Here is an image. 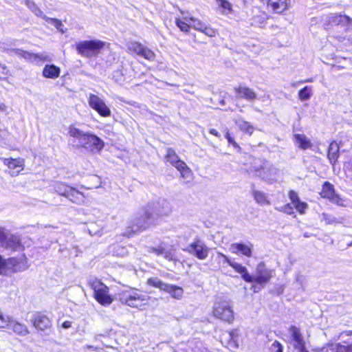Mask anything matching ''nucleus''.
Returning <instances> with one entry per match:
<instances>
[{
    "instance_id": "f257e3e1",
    "label": "nucleus",
    "mask_w": 352,
    "mask_h": 352,
    "mask_svg": "<svg viewBox=\"0 0 352 352\" xmlns=\"http://www.w3.org/2000/svg\"><path fill=\"white\" fill-rule=\"evenodd\" d=\"M224 257L226 262L241 275L242 279L246 283H255L261 287L266 285L272 278L274 270L268 268L265 262H259L256 267V273L252 276L248 272L247 268L241 264L231 261L226 256L221 254Z\"/></svg>"
},
{
    "instance_id": "f03ea898",
    "label": "nucleus",
    "mask_w": 352,
    "mask_h": 352,
    "mask_svg": "<svg viewBox=\"0 0 352 352\" xmlns=\"http://www.w3.org/2000/svg\"><path fill=\"white\" fill-rule=\"evenodd\" d=\"M117 299L122 305L142 309V307L147 305L150 297L140 294L137 288L129 287L120 291L117 294Z\"/></svg>"
},
{
    "instance_id": "7ed1b4c3",
    "label": "nucleus",
    "mask_w": 352,
    "mask_h": 352,
    "mask_svg": "<svg viewBox=\"0 0 352 352\" xmlns=\"http://www.w3.org/2000/svg\"><path fill=\"white\" fill-rule=\"evenodd\" d=\"M117 299L122 305L142 309V307L147 305L150 297L140 294L137 288L129 287L120 291L117 294Z\"/></svg>"
},
{
    "instance_id": "20e7f679",
    "label": "nucleus",
    "mask_w": 352,
    "mask_h": 352,
    "mask_svg": "<svg viewBox=\"0 0 352 352\" xmlns=\"http://www.w3.org/2000/svg\"><path fill=\"white\" fill-rule=\"evenodd\" d=\"M88 285L93 290V297L96 301L102 306H109L114 300L109 293V287L99 279H94L88 283Z\"/></svg>"
},
{
    "instance_id": "39448f33",
    "label": "nucleus",
    "mask_w": 352,
    "mask_h": 352,
    "mask_svg": "<svg viewBox=\"0 0 352 352\" xmlns=\"http://www.w3.org/2000/svg\"><path fill=\"white\" fill-rule=\"evenodd\" d=\"M105 42L98 40H85L77 43L75 45L77 53L85 58L97 56L105 47Z\"/></svg>"
},
{
    "instance_id": "423d86ee",
    "label": "nucleus",
    "mask_w": 352,
    "mask_h": 352,
    "mask_svg": "<svg viewBox=\"0 0 352 352\" xmlns=\"http://www.w3.org/2000/svg\"><path fill=\"white\" fill-rule=\"evenodd\" d=\"M54 192L60 196L69 199L73 203L80 204L85 200L82 192L63 182H57L54 185Z\"/></svg>"
},
{
    "instance_id": "0eeeda50",
    "label": "nucleus",
    "mask_w": 352,
    "mask_h": 352,
    "mask_svg": "<svg viewBox=\"0 0 352 352\" xmlns=\"http://www.w3.org/2000/svg\"><path fill=\"white\" fill-rule=\"evenodd\" d=\"M166 162H169L180 173V177L184 179H191L193 173L186 162L181 160L176 152L171 148L166 150L164 156Z\"/></svg>"
},
{
    "instance_id": "6e6552de",
    "label": "nucleus",
    "mask_w": 352,
    "mask_h": 352,
    "mask_svg": "<svg viewBox=\"0 0 352 352\" xmlns=\"http://www.w3.org/2000/svg\"><path fill=\"white\" fill-rule=\"evenodd\" d=\"M288 197L291 201V204H286L283 205L280 211L289 215L294 214V208L301 215L305 214L309 206L305 201H302L299 197L297 192L294 190L288 191Z\"/></svg>"
},
{
    "instance_id": "1a4fd4ad",
    "label": "nucleus",
    "mask_w": 352,
    "mask_h": 352,
    "mask_svg": "<svg viewBox=\"0 0 352 352\" xmlns=\"http://www.w3.org/2000/svg\"><path fill=\"white\" fill-rule=\"evenodd\" d=\"M319 195L322 199L327 200L337 206H346L345 199L337 192L334 185L328 181L322 184Z\"/></svg>"
},
{
    "instance_id": "9d476101",
    "label": "nucleus",
    "mask_w": 352,
    "mask_h": 352,
    "mask_svg": "<svg viewBox=\"0 0 352 352\" xmlns=\"http://www.w3.org/2000/svg\"><path fill=\"white\" fill-rule=\"evenodd\" d=\"M0 246L12 252H22L25 250V246L18 236L8 235L3 228H0Z\"/></svg>"
},
{
    "instance_id": "9b49d317",
    "label": "nucleus",
    "mask_w": 352,
    "mask_h": 352,
    "mask_svg": "<svg viewBox=\"0 0 352 352\" xmlns=\"http://www.w3.org/2000/svg\"><path fill=\"white\" fill-rule=\"evenodd\" d=\"M153 217L152 213L146 211L143 215L138 217L135 221L133 222L126 230L124 235L128 238L132 237L133 235L142 232L148 228L151 223L148 222Z\"/></svg>"
},
{
    "instance_id": "f8f14e48",
    "label": "nucleus",
    "mask_w": 352,
    "mask_h": 352,
    "mask_svg": "<svg viewBox=\"0 0 352 352\" xmlns=\"http://www.w3.org/2000/svg\"><path fill=\"white\" fill-rule=\"evenodd\" d=\"M212 316L228 324H232L234 320L232 308L226 302H218L212 308Z\"/></svg>"
},
{
    "instance_id": "ddd939ff",
    "label": "nucleus",
    "mask_w": 352,
    "mask_h": 352,
    "mask_svg": "<svg viewBox=\"0 0 352 352\" xmlns=\"http://www.w3.org/2000/svg\"><path fill=\"white\" fill-rule=\"evenodd\" d=\"M184 251L194 256L199 260H204L208 256L209 248L206 245L199 239H195Z\"/></svg>"
},
{
    "instance_id": "4468645a",
    "label": "nucleus",
    "mask_w": 352,
    "mask_h": 352,
    "mask_svg": "<svg viewBox=\"0 0 352 352\" xmlns=\"http://www.w3.org/2000/svg\"><path fill=\"white\" fill-rule=\"evenodd\" d=\"M31 322L38 331L45 332L52 327V319L47 314L42 311L36 312L31 320Z\"/></svg>"
},
{
    "instance_id": "2eb2a0df",
    "label": "nucleus",
    "mask_w": 352,
    "mask_h": 352,
    "mask_svg": "<svg viewBox=\"0 0 352 352\" xmlns=\"http://www.w3.org/2000/svg\"><path fill=\"white\" fill-rule=\"evenodd\" d=\"M1 161L8 168V173L11 177L18 176L25 168V160L21 157L1 158Z\"/></svg>"
},
{
    "instance_id": "dca6fc26",
    "label": "nucleus",
    "mask_w": 352,
    "mask_h": 352,
    "mask_svg": "<svg viewBox=\"0 0 352 352\" xmlns=\"http://www.w3.org/2000/svg\"><path fill=\"white\" fill-rule=\"evenodd\" d=\"M80 146L85 148H89L91 151L100 152L104 146V142L97 135L87 133L80 142Z\"/></svg>"
},
{
    "instance_id": "f3484780",
    "label": "nucleus",
    "mask_w": 352,
    "mask_h": 352,
    "mask_svg": "<svg viewBox=\"0 0 352 352\" xmlns=\"http://www.w3.org/2000/svg\"><path fill=\"white\" fill-rule=\"evenodd\" d=\"M273 14H282L290 7V0H259Z\"/></svg>"
},
{
    "instance_id": "a211bd4d",
    "label": "nucleus",
    "mask_w": 352,
    "mask_h": 352,
    "mask_svg": "<svg viewBox=\"0 0 352 352\" xmlns=\"http://www.w3.org/2000/svg\"><path fill=\"white\" fill-rule=\"evenodd\" d=\"M88 103L91 109L95 110L102 117L111 116V110L105 102L97 95L90 94L88 98Z\"/></svg>"
},
{
    "instance_id": "6ab92c4d",
    "label": "nucleus",
    "mask_w": 352,
    "mask_h": 352,
    "mask_svg": "<svg viewBox=\"0 0 352 352\" xmlns=\"http://www.w3.org/2000/svg\"><path fill=\"white\" fill-rule=\"evenodd\" d=\"M289 331L291 333L292 340L296 342L294 348L298 352H309L306 348L305 342L300 329L297 327L292 325L289 327Z\"/></svg>"
},
{
    "instance_id": "aec40b11",
    "label": "nucleus",
    "mask_w": 352,
    "mask_h": 352,
    "mask_svg": "<svg viewBox=\"0 0 352 352\" xmlns=\"http://www.w3.org/2000/svg\"><path fill=\"white\" fill-rule=\"evenodd\" d=\"M27 258L23 254L21 258L11 257L7 259V270L13 272L23 271L26 268Z\"/></svg>"
},
{
    "instance_id": "412c9836",
    "label": "nucleus",
    "mask_w": 352,
    "mask_h": 352,
    "mask_svg": "<svg viewBox=\"0 0 352 352\" xmlns=\"http://www.w3.org/2000/svg\"><path fill=\"white\" fill-rule=\"evenodd\" d=\"M150 252L155 254L157 256H163L164 258L168 261H176V256L175 254V248L173 245H170V249L168 250L164 245H159L157 247H152L150 249Z\"/></svg>"
},
{
    "instance_id": "4be33fe9",
    "label": "nucleus",
    "mask_w": 352,
    "mask_h": 352,
    "mask_svg": "<svg viewBox=\"0 0 352 352\" xmlns=\"http://www.w3.org/2000/svg\"><path fill=\"white\" fill-rule=\"evenodd\" d=\"M340 144L336 140H332L328 146L327 157L329 163L332 166H335L340 157Z\"/></svg>"
},
{
    "instance_id": "5701e85b",
    "label": "nucleus",
    "mask_w": 352,
    "mask_h": 352,
    "mask_svg": "<svg viewBox=\"0 0 352 352\" xmlns=\"http://www.w3.org/2000/svg\"><path fill=\"white\" fill-rule=\"evenodd\" d=\"M253 245L251 243L245 244L243 243H234L231 244L230 250L232 253L235 254H241L246 257H251L252 256Z\"/></svg>"
},
{
    "instance_id": "b1692460",
    "label": "nucleus",
    "mask_w": 352,
    "mask_h": 352,
    "mask_svg": "<svg viewBox=\"0 0 352 352\" xmlns=\"http://www.w3.org/2000/svg\"><path fill=\"white\" fill-rule=\"evenodd\" d=\"M234 91L237 97L247 100H254L257 97L256 92L252 89L245 86L243 84H240L237 87H235L234 88Z\"/></svg>"
},
{
    "instance_id": "393cba45",
    "label": "nucleus",
    "mask_w": 352,
    "mask_h": 352,
    "mask_svg": "<svg viewBox=\"0 0 352 352\" xmlns=\"http://www.w3.org/2000/svg\"><path fill=\"white\" fill-rule=\"evenodd\" d=\"M60 74V67L53 64L45 65L42 71L43 76L46 78L56 79Z\"/></svg>"
},
{
    "instance_id": "a878e982",
    "label": "nucleus",
    "mask_w": 352,
    "mask_h": 352,
    "mask_svg": "<svg viewBox=\"0 0 352 352\" xmlns=\"http://www.w3.org/2000/svg\"><path fill=\"white\" fill-rule=\"evenodd\" d=\"M195 21V19L193 17L183 18L176 17L175 23L179 30L185 34H188L190 31L191 26L189 24V21Z\"/></svg>"
},
{
    "instance_id": "bb28decb",
    "label": "nucleus",
    "mask_w": 352,
    "mask_h": 352,
    "mask_svg": "<svg viewBox=\"0 0 352 352\" xmlns=\"http://www.w3.org/2000/svg\"><path fill=\"white\" fill-rule=\"evenodd\" d=\"M293 138L300 148L307 150L311 148L312 144L308 138L302 133H295Z\"/></svg>"
},
{
    "instance_id": "cd10ccee",
    "label": "nucleus",
    "mask_w": 352,
    "mask_h": 352,
    "mask_svg": "<svg viewBox=\"0 0 352 352\" xmlns=\"http://www.w3.org/2000/svg\"><path fill=\"white\" fill-rule=\"evenodd\" d=\"M163 292L169 294L172 298L175 299H181L184 294V289L182 287L166 283Z\"/></svg>"
},
{
    "instance_id": "c85d7f7f",
    "label": "nucleus",
    "mask_w": 352,
    "mask_h": 352,
    "mask_svg": "<svg viewBox=\"0 0 352 352\" xmlns=\"http://www.w3.org/2000/svg\"><path fill=\"white\" fill-rule=\"evenodd\" d=\"M194 29L199 31L209 37H214L218 34V30L212 28L211 26L206 25L201 21H199L197 25H195Z\"/></svg>"
},
{
    "instance_id": "c756f323",
    "label": "nucleus",
    "mask_w": 352,
    "mask_h": 352,
    "mask_svg": "<svg viewBox=\"0 0 352 352\" xmlns=\"http://www.w3.org/2000/svg\"><path fill=\"white\" fill-rule=\"evenodd\" d=\"M10 325L12 331L18 336H25L29 333L28 328L24 324L16 321L12 322V320H10V322L8 326Z\"/></svg>"
},
{
    "instance_id": "7c9ffc66",
    "label": "nucleus",
    "mask_w": 352,
    "mask_h": 352,
    "mask_svg": "<svg viewBox=\"0 0 352 352\" xmlns=\"http://www.w3.org/2000/svg\"><path fill=\"white\" fill-rule=\"evenodd\" d=\"M234 123L238 126L240 131L251 136L254 131V127L249 122L240 119Z\"/></svg>"
},
{
    "instance_id": "2f4dec72",
    "label": "nucleus",
    "mask_w": 352,
    "mask_h": 352,
    "mask_svg": "<svg viewBox=\"0 0 352 352\" xmlns=\"http://www.w3.org/2000/svg\"><path fill=\"white\" fill-rule=\"evenodd\" d=\"M330 22L336 25H350L352 24V19L346 15L336 14L329 20Z\"/></svg>"
},
{
    "instance_id": "473e14b6",
    "label": "nucleus",
    "mask_w": 352,
    "mask_h": 352,
    "mask_svg": "<svg viewBox=\"0 0 352 352\" xmlns=\"http://www.w3.org/2000/svg\"><path fill=\"white\" fill-rule=\"evenodd\" d=\"M252 196L256 203H258L259 205L266 206L270 204L267 195L263 192L259 190H254L252 192Z\"/></svg>"
},
{
    "instance_id": "72a5a7b5",
    "label": "nucleus",
    "mask_w": 352,
    "mask_h": 352,
    "mask_svg": "<svg viewBox=\"0 0 352 352\" xmlns=\"http://www.w3.org/2000/svg\"><path fill=\"white\" fill-rule=\"evenodd\" d=\"M138 56H141L150 62L154 61L156 58L155 52L144 45Z\"/></svg>"
},
{
    "instance_id": "f704fd0d",
    "label": "nucleus",
    "mask_w": 352,
    "mask_h": 352,
    "mask_svg": "<svg viewBox=\"0 0 352 352\" xmlns=\"http://www.w3.org/2000/svg\"><path fill=\"white\" fill-rule=\"evenodd\" d=\"M68 133L70 137L76 138L80 142L84 138L86 132H83L80 129L76 128L74 124H71L68 128Z\"/></svg>"
},
{
    "instance_id": "c9c22d12",
    "label": "nucleus",
    "mask_w": 352,
    "mask_h": 352,
    "mask_svg": "<svg viewBox=\"0 0 352 352\" xmlns=\"http://www.w3.org/2000/svg\"><path fill=\"white\" fill-rule=\"evenodd\" d=\"M144 45L140 41H131L127 46L128 50L131 54L138 55Z\"/></svg>"
},
{
    "instance_id": "e433bc0d",
    "label": "nucleus",
    "mask_w": 352,
    "mask_h": 352,
    "mask_svg": "<svg viewBox=\"0 0 352 352\" xmlns=\"http://www.w3.org/2000/svg\"><path fill=\"white\" fill-rule=\"evenodd\" d=\"M146 284L150 287L157 288L161 291H163L166 285V283H163L161 280L153 277L148 278L146 280Z\"/></svg>"
},
{
    "instance_id": "4c0bfd02",
    "label": "nucleus",
    "mask_w": 352,
    "mask_h": 352,
    "mask_svg": "<svg viewBox=\"0 0 352 352\" xmlns=\"http://www.w3.org/2000/svg\"><path fill=\"white\" fill-rule=\"evenodd\" d=\"M225 138L227 140L228 145L232 146L234 149H236L238 152L241 151V146L236 142L234 137L232 136L228 129L225 131L224 134Z\"/></svg>"
},
{
    "instance_id": "58836bf2",
    "label": "nucleus",
    "mask_w": 352,
    "mask_h": 352,
    "mask_svg": "<svg viewBox=\"0 0 352 352\" xmlns=\"http://www.w3.org/2000/svg\"><path fill=\"white\" fill-rule=\"evenodd\" d=\"M311 87L305 86L298 91V98L300 100L305 101L310 98L311 96Z\"/></svg>"
},
{
    "instance_id": "ea45409f",
    "label": "nucleus",
    "mask_w": 352,
    "mask_h": 352,
    "mask_svg": "<svg viewBox=\"0 0 352 352\" xmlns=\"http://www.w3.org/2000/svg\"><path fill=\"white\" fill-rule=\"evenodd\" d=\"M216 1L220 8L227 11V13L233 12L232 6L228 0H216Z\"/></svg>"
},
{
    "instance_id": "a19ab883",
    "label": "nucleus",
    "mask_w": 352,
    "mask_h": 352,
    "mask_svg": "<svg viewBox=\"0 0 352 352\" xmlns=\"http://www.w3.org/2000/svg\"><path fill=\"white\" fill-rule=\"evenodd\" d=\"M267 352H283V346L279 341L275 340L268 347Z\"/></svg>"
},
{
    "instance_id": "79ce46f5",
    "label": "nucleus",
    "mask_w": 352,
    "mask_h": 352,
    "mask_svg": "<svg viewBox=\"0 0 352 352\" xmlns=\"http://www.w3.org/2000/svg\"><path fill=\"white\" fill-rule=\"evenodd\" d=\"M10 322V318L4 315L0 310V329L6 328Z\"/></svg>"
},
{
    "instance_id": "37998d69",
    "label": "nucleus",
    "mask_w": 352,
    "mask_h": 352,
    "mask_svg": "<svg viewBox=\"0 0 352 352\" xmlns=\"http://www.w3.org/2000/svg\"><path fill=\"white\" fill-rule=\"evenodd\" d=\"M43 19L45 21L52 23L57 29H60L63 26V23L60 20L56 18H50L44 16Z\"/></svg>"
},
{
    "instance_id": "c03bdc74",
    "label": "nucleus",
    "mask_w": 352,
    "mask_h": 352,
    "mask_svg": "<svg viewBox=\"0 0 352 352\" xmlns=\"http://www.w3.org/2000/svg\"><path fill=\"white\" fill-rule=\"evenodd\" d=\"M8 72V67L5 65L0 63V79L6 78Z\"/></svg>"
},
{
    "instance_id": "a18cd8bd",
    "label": "nucleus",
    "mask_w": 352,
    "mask_h": 352,
    "mask_svg": "<svg viewBox=\"0 0 352 352\" xmlns=\"http://www.w3.org/2000/svg\"><path fill=\"white\" fill-rule=\"evenodd\" d=\"M7 270V259H4L0 255V274L6 272Z\"/></svg>"
},
{
    "instance_id": "49530a36",
    "label": "nucleus",
    "mask_w": 352,
    "mask_h": 352,
    "mask_svg": "<svg viewBox=\"0 0 352 352\" xmlns=\"http://www.w3.org/2000/svg\"><path fill=\"white\" fill-rule=\"evenodd\" d=\"M22 57L25 58H31L32 57H37V56L33 54L32 53H30L27 51L21 50V53L19 54Z\"/></svg>"
},
{
    "instance_id": "de8ad7c7",
    "label": "nucleus",
    "mask_w": 352,
    "mask_h": 352,
    "mask_svg": "<svg viewBox=\"0 0 352 352\" xmlns=\"http://www.w3.org/2000/svg\"><path fill=\"white\" fill-rule=\"evenodd\" d=\"M340 352H352V343L340 346Z\"/></svg>"
},
{
    "instance_id": "09e8293b",
    "label": "nucleus",
    "mask_w": 352,
    "mask_h": 352,
    "mask_svg": "<svg viewBox=\"0 0 352 352\" xmlns=\"http://www.w3.org/2000/svg\"><path fill=\"white\" fill-rule=\"evenodd\" d=\"M209 133L217 137V138H220L221 137V134L219 133V132L215 129H210L209 131H208Z\"/></svg>"
},
{
    "instance_id": "8fccbe9b",
    "label": "nucleus",
    "mask_w": 352,
    "mask_h": 352,
    "mask_svg": "<svg viewBox=\"0 0 352 352\" xmlns=\"http://www.w3.org/2000/svg\"><path fill=\"white\" fill-rule=\"evenodd\" d=\"M62 327H63L64 329H68V328H70V327H72V322H71V321H69V320L64 321V322L62 323Z\"/></svg>"
},
{
    "instance_id": "3c124183",
    "label": "nucleus",
    "mask_w": 352,
    "mask_h": 352,
    "mask_svg": "<svg viewBox=\"0 0 352 352\" xmlns=\"http://www.w3.org/2000/svg\"><path fill=\"white\" fill-rule=\"evenodd\" d=\"M347 336H352V331H349L346 332Z\"/></svg>"
},
{
    "instance_id": "603ef678",
    "label": "nucleus",
    "mask_w": 352,
    "mask_h": 352,
    "mask_svg": "<svg viewBox=\"0 0 352 352\" xmlns=\"http://www.w3.org/2000/svg\"><path fill=\"white\" fill-rule=\"evenodd\" d=\"M86 347H87V349H94V347H93L92 346H90V345L87 346Z\"/></svg>"
}]
</instances>
